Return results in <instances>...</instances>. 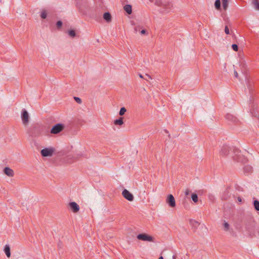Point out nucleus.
Returning a JSON list of instances; mask_svg holds the SVG:
<instances>
[{"instance_id": "obj_39", "label": "nucleus", "mask_w": 259, "mask_h": 259, "mask_svg": "<svg viewBox=\"0 0 259 259\" xmlns=\"http://www.w3.org/2000/svg\"><path fill=\"white\" fill-rule=\"evenodd\" d=\"M146 76H147V77H148V78H149V79H151V77L149 75H148V74H146Z\"/></svg>"}, {"instance_id": "obj_42", "label": "nucleus", "mask_w": 259, "mask_h": 259, "mask_svg": "<svg viewBox=\"0 0 259 259\" xmlns=\"http://www.w3.org/2000/svg\"><path fill=\"white\" fill-rule=\"evenodd\" d=\"M158 259H163V257L162 256H161L159 257Z\"/></svg>"}, {"instance_id": "obj_28", "label": "nucleus", "mask_w": 259, "mask_h": 259, "mask_svg": "<svg viewBox=\"0 0 259 259\" xmlns=\"http://www.w3.org/2000/svg\"><path fill=\"white\" fill-rule=\"evenodd\" d=\"M190 223L191 224L192 226L195 228H197L199 225L198 222L194 220H191Z\"/></svg>"}, {"instance_id": "obj_18", "label": "nucleus", "mask_w": 259, "mask_h": 259, "mask_svg": "<svg viewBox=\"0 0 259 259\" xmlns=\"http://www.w3.org/2000/svg\"><path fill=\"white\" fill-rule=\"evenodd\" d=\"M123 117H119L118 119H115L114 121V124L115 125H121L123 124Z\"/></svg>"}, {"instance_id": "obj_40", "label": "nucleus", "mask_w": 259, "mask_h": 259, "mask_svg": "<svg viewBox=\"0 0 259 259\" xmlns=\"http://www.w3.org/2000/svg\"><path fill=\"white\" fill-rule=\"evenodd\" d=\"M176 258H177V256H176V255H174L172 256V259H176Z\"/></svg>"}, {"instance_id": "obj_7", "label": "nucleus", "mask_w": 259, "mask_h": 259, "mask_svg": "<svg viewBox=\"0 0 259 259\" xmlns=\"http://www.w3.org/2000/svg\"><path fill=\"white\" fill-rule=\"evenodd\" d=\"M255 227V223L253 219L251 218H249L246 223L245 228L248 231L253 230Z\"/></svg>"}, {"instance_id": "obj_20", "label": "nucleus", "mask_w": 259, "mask_h": 259, "mask_svg": "<svg viewBox=\"0 0 259 259\" xmlns=\"http://www.w3.org/2000/svg\"><path fill=\"white\" fill-rule=\"evenodd\" d=\"M251 3L254 5L256 10H259V2L258 0H251Z\"/></svg>"}, {"instance_id": "obj_21", "label": "nucleus", "mask_w": 259, "mask_h": 259, "mask_svg": "<svg viewBox=\"0 0 259 259\" xmlns=\"http://www.w3.org/2000/svg\"><path fill=\"white\" fill-rule=\"evenodd\" d=\"M254 207L256 211H259V201L255 200L253 202Z\"/></svg>"}, {"instance_id": "obj_17", "label": "nucleus", "mask_w": 259, "mask_h": 259, "mask_svg": "<svg viewBox=\"0 0 259 259\" xmlns=\"http://www.w3.org/2000/svg\"><path fill=\"white\" fill-rule=\"evenodd\" d=\"M124 11L128 14H131L132 12V7L130 5H126L124 6Z\"/></svg>"}, {"instance_id": "obj_16", "label": "nucleus", "mask_w": 259, "mask_h": 259, "mask_svg": "<svg viewBox=\"0 0 259 259\" xmlns=\"http://www.w3.org/2000/svg\"><path fill=\"white\" fill-rule=\"evenodd\" d=\"M103 18L107 22H110L111 21V15L109 12H105L103 14Z\"/></svg>"}, {"instance_id": "obj_13", "label": "nucleus", "mask_w": 259, "mask_h": 259, "mask_svg": "<svg viewBox=\"0 0 259 259\" xmlns=\"http://www.w3.org/2000/svg\"><path fill=\"white\" fill-rule=\"evenodd\" d=\"M226 118L228 121H231V122H232L233 123H236L238 121V119H237V118L236 117H235L233 115L231 114L230 113H228L226 115Z\"/></svg>"}, {"instance_id": "obj_9", "label": "nucleus", "mask_w": 259, "mask_h": 259, "mask_svg": "<svg viewBox=\"0 0 259 259\" xmlns=\"http://www.w3.org/2000/svg\"><path fill=\"white\" fill-rule=\"evenodd\" d=\"M166 203L171 207H174L176 206V201L174 196L172 194L168 195L166 200Z\"/></svg>"}, {"instance_id": "obj_24", "label": "nucleus", "mask_w": 259, "mask_h": 259, "mask_svg": "<svg viewBox=\"0 0 259 259\" xmlns=\"http://www.w3.org/2000/svg\"><path fill=\"white\" fill-rule=\"evenodd\" d=\"M68 34L72 38L76 36V32L74 30H70L68 32Z\"/></svg>"}, {"instance_id": "obj_8", "label": "nucleus", "mask_w": 259, "mask_h": 259, "mask_svg": "<svg viewBox=\"0 0 259 259\" xmlns=\"http://www.w3.org/2000/svg\"><path fill=\"white\" fill-rule=\"evenodd\" d=\"M122 195L125 199L130 201H133L134 200V197L133 195L126 189L123 190Z\"/></svg>"}, {"instance_id": "obj_29", "label": "nucleus", "mask_w": 259, "mask_h": 259, "mask_svg": "<svg viewBox=\"0 0 259 259\" xmlns=\"http://www.w3.org/2000/svg\"><path fill=\"white\" fill-rule=\"evenodd\" d=\"M40 17L42 19H46L47 17V12L46 10H42L41 14Z\"/></svg>"}, {"instance_id": "obj_34", "label": "nucleus", "mask_w": 259, "mask_h": 259, "mask_svg": "<svg viewBox=\"0 0 259 259\" xmlns=\"http://www.w3.org/2000/svg\"><path fill=\"white\" fill-rule=\"evenodd\" d=\"M190 193V190L189 189H187L185 191V194L187 196Z\"/></svg>"}, {"instance_id": "obj_12", "label": "nucleus", "mask_w": 259, "mask_h": 259, "mask_svg": "<svg viewBox=\"0 0 259 259\" xmlns=\"http://www.w3.org/2000/svg\"><path fill=\"white\" fill-rule=\"evenodd\" d=\"M71 210L74 213L77 212L79 210V205L75 202H71L69 203Z\"/></svg>"}, {"instance_id": "obj_25", "label": "nucleus", "mask_w": 259, "mask_h": 259, "mask_svg": "<svg viewBox=\"0 0 259 259\" xmlns=\"http://www.w3.org/2000/svg\"><path fill=\"white\" fill-rule=\"evenodd\" d=\"M191 198H192V200L194 202H197L198 201V196L195 193H193L191 195Z\"/></svg>"}, {"instance_id": "obj_14", "label": "nucleus", "mask_w": 259, "mask_h": 259, "mask_svg": "<svg viewBox=\"0 0 259 259\" xmlns=\"http://www.w3.org/2000/svg\"><path fill=\"white\" fill-rule=\"evenodd\" d=\"M4 172L5 175L10 177H12L14 175V171L13 169L8 167H6L4 169Z\"/></svg>"}, {"instance_id": "obj_31", "label": "nucleus", "mask_w": 259, "mask_h": 259, "mask_svg": "<svg viewBox=\"0 0 259 259\" xmlns=\"http://www.w3.org/2000/svg\"><path fill=\"white\" fill-rule=\"evenodd\" d=\"M232 48L233 49V50L235 51H237L238 50V45H236V44H233L232 45Z\"/></svg>"}, {"instance_id": "obj_35", "label": "nucleus", "mask_w": 259, "mask_h": 259, "mask_svg": "<svg viewBox=\"0 0 259 259\" xmlns=\"http://www.w3.org/2000/svg\"><path fill=\"white\" fill-rule=\"evenodd\" d=\"M141 33L142 34H145L146 33V30H144V29H143L141 31Z\"/></svg>"}, {"instance_id": "obj_32", "label": "nucleus", "mask_w": 259, "mask_h": 259, "mask_svg": "<svg viewBox=\"0 0 259 259\" xmlns=\"http://www.w3.org/2000/svg\"><path fill=\"white\" fill-rule=\"evenodd\" d=\"M74 100H75V101H76L77 103H78V104H80V103H81V102H82V101H81V99H80V98H78V97H74Z\"/></svg>"}, {"instance_id": "obj_30", "label": "nucleus", "mask_w": 259, "mask_h": 259, "mask_svg": "<svg viewBox=\"0 0 259 259\" xmlns=\"http://www.w3.org/2000/svg\"><path fill=\"white\" fill-rule=\"evenodd\" d=\"M63 23L61 21H57L56 23V25L58 28H60L62 26Z\"/></svg>"}, {"instance_id": "obj_37", "label": "nucleus", "mask_w": 259, "mask_h": 259, "mask_svg": "<svg viewBox=\"0 0 259 259\" xmlns=\"http://www.w3.org/2000/svg\"><path fill=\"white\" fill-rule=\"evenodd\" d=\"M134 29H135V31L136 32H137L139 30L138 27V26L135 27Z\"/></svg>"}, {"instance_id": "obj_15", "label": "nucleus", "mask_w": 259, "mask_h": 259, "mask_svg": "<svg viewBox=\"0 0 259 259\" xmlns=\"http://www.w3.org/2000/svg\"><path fill=\"white\" fill-rule=\"evenodd\" d=\"M243 171L245 174H250L253 171L252 167L249 165H245L243 168Z\"/></svg>"}, {"instance_id": "obj_1", "label": "nucleus", "mask_w": 259, "mask_h": 259, "mask_svg": "<svg viewBox=\"0 0 259 259\" xmlns=\"http://www.w3.org/2000/svg\"><path fill=\"white\" fill-rule=\"evenodd\" d=\"M151 2L154 3L156 5L162 7V12L165 13L171 11L173 5L169 0H149Z\"/></svg>"}, {"instance_id": "obj_2", "label": "nucleus", "mask_w": 259, "mask_h": 259, "mask_svg": "<svg viewBox=\"0 0 259 259\" xmlns=\"http://www.w3.org/2000/svg\"><path fill=\"white\" fill-rule=\"evenodd\" d=\"M233 151L231 153L232 158L239 162H245L246 161V157L241 153L240 150L236 148H233Z\"/></svg>"}, {"instance_id": "obj_36", "label": "nucleus", "mask_w": 259, "mask_h": 259, "mask_svg": "<svg viewBox=\"0 0 259 259\" xmlns=\"http://www.w3.org/2000/svg\"><path fill=\"white\" fill-rule=\"evenodd\" d=\"M234 75L236 78L238 77V73L236 70H234Z\"/></svg>"}, {"instance_id": "obj_26", "label": "nucleus", "mask_w": 259, "mask_h": 259, "mask_svg": "<svg viewBox=\"0 0 259 259\" xmlns=\"http://www.w3.org/2000/svg\"><path fill=\"white\" fill-rule=\"evenodd\" d=\"M126 111V109L125 107H121L119 112V115L120 116L123 115Z\"/></svg>"}, {"instance_id": "obj_33", "label": "nucleus", "mask_w": 259, "mask_h": 259, "mask_svg": "<svg viewBox=\"0 0 259 259\" xmlns=\"http://www.w3.org/2000/svg\"><path fill=\"white\" fill-rule=\"evenodd\" d=\"M225 32L227 34H229L230 33L229 28L227 26H225Z\"/></svg>"}, {"instance_id": "obj_11", "label": "nucleus", "mask_w": 259, "mask_h": 259, "mask_svg": "<svg viewBox=\"0 0 259 259\" xmlns=\"http://www.w3.org/2000/svg\"><path fill=\"white\" fill-rule=\"evenodd\" d=\"M232 149L230 148L228 146L223 145L221 148V149L220 152V155L223 156H227L228 154L229 153L230 151Z\"/></svg>"}, {"instance_id": "obj_19", "label": "nucleus", "mask_w": 259, "mask_h": 259, "mask_svg": "<svg viewBox=\"0 0 259 259\" xmlns=\"http://www.w3.org/2000/svg\"><path fill=\"white\" fill-rule=\"evenodd\" d=\"M5 252L8 257L11 256L10 247L9 245H6L5 246Z\"/></svg>"}, {"instance_id": "obj_5", "label": "nucleus", "mask_w": 259, "mask_h": 259, "mask_svg": "<svg viewBox=\"0 0 259 259\" xmlns=\"http://www.w3.org/2000/svg\"><path fill=\"white\" fill-rule=\"evenodd\" d=\"M54 151L53 147L46 148L41 150L40 153L43 157L52 156Z\"/></svg>"}, {"instance_id": "obj_22", "label": "nucleus", "mask_w": 259, "mask_h": 259, "mask_svg": "<svg viewBox=\"0 0 259 259\" xmlns=\"http://www.w3.org/2000/svg\"><path fill=\"white\" fill-rule=\"evenodd\" d=\"M214 6L215 8L219 10L221 9V1L220 0H216L214 3Z\"/></svg>"}, {"instance_id": "obj_4", "label": "nucleus", "mask_w": 259, "mask_h": 259, "mask_svg": "<svg viewBox=\"0 0 259 259\" xmlns=\"http://www.w3.org/2000/svg\"><path fill=\"white\" fill-rule=\"evenodd\" d=\"M65 126L62 123H57L54 125L51 130V133L53 134H58L61 132L64 128Z\"/></svg>"}, {"instance_id": "obj_3", "label": "nucleus", "mask_w": 259, "mask_h": 259, "mask_svg": "<svg viewBox=\"0 0 259 259\" xmlns=\"http://www.w3.org/2000/svg\"><path fill=\"white\" fill-rule=\"evenodd\" d=\"M43 128L39 125H35L28 131V134L32 138L38 137L42 135Z\"/></svg>"}, {"instance_id": "obj_6", "label": "nucleus", "mask_w": 259, "mask_h": 259, "mask_svg": "<svg viewBox=\"0 0 259 259\" xmlns=\"http://www.w3.org/2000/svg\"><path fill=\"white\" fill-rule=\"evenodd\" d=\"M137 239L145 241L153 242L154 238L145 233L140 234L137 235Z\"/></svg>"}, {"instance_id": "obj_23", "label": "nucleus", "mask_w": 259, "mask_h": 259, "mask_svg": "<svg viewBox=\"0 0 259 259\" xmlns=\"http://www.w3.org/2000/svg\"><path fill=\"white\" fill-rule=\"evenodd\" d=\"M223 3V9L226 10H227L228 6V2L229 0H222Z\"/></svg>"}, {"instance_id": "obj_41", "label": "nucleus", "mask_w": 259, "mask_h": 259, "mask_svg": "<svg viewBox=\"0 0 259 259\" xmlns=\"http://www.w3.org/2000/svg\"><path fill=\"white\" fill-rule=\"evenodd\" d=\"M238 200L239 201H241V198H240V197H238Z\"/></svg>"}, {"instance_id": "obj_38", "label": "nucleus", "mask_w": 259, "mask_h": 259, "mask_svg": "<svg viewBox=\"0 0 259 259\" xmlns=\"http://www.w3.org/2000/svg\"><path fill=\"white\" fill-rule=\"evenodd\" d=\"M139 77L141 78H144L143 76L141 74H139Z\"/></svg>"}, {"instance_id": "obj_10", "label": "nucleus", "mask_w": 259, "mask_h": 259, "mask_svg": "<svg viewBox=\"0 0 259 259\" xmlns=\"http://www.w3.org/2000/svg\"><path fill=\"white\" fill-rule=\"evenodd\" d=\"M21 118L22 122L24 125H26L29 122V115L28 112L25 109L22 110Z\"/></svg>"}, {"instance_id": "obj_43", "label": "nucleus", "mask_w": 259, "mask_h": 259, "mask_svg": "<svg viewBox=\"0 0 259 259\" xmlns=\"http://www.w3.org/2000/svg\"><path fill=\"white\" fill-rule=\"evenodd\" d=\"M164 132H165L166 133H168V132L166 130H164Z\"/></svg>"}, {"instance_id": "obj_27", "label": "nucleus", "mask_w": 259, "mask_h": 259, "mask_svg": "<svg viewBox=\"0 0 259 259\" xmlns=\"http://www.w3.org/2000/svg\"><path fill=\"white\" fill-rule=\"evenodd\" d=\"M223 226H224V229L225 231H227L229 230V229L230 228V225L226 221H224V223H223Z\"/></svg>"}]
</instances>
